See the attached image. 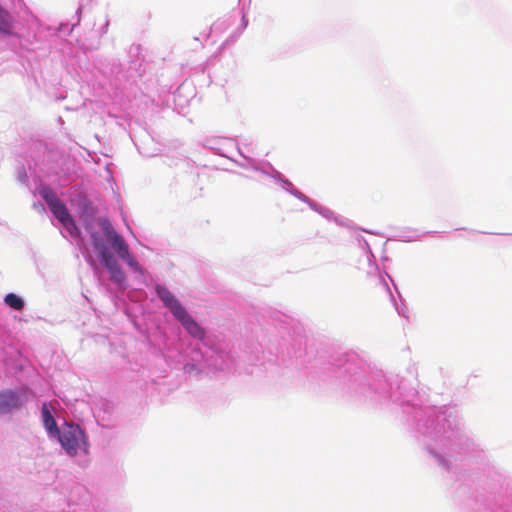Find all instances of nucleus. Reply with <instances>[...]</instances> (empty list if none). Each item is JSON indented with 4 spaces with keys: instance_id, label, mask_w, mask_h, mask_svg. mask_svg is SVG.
I'll list each match as a JSON object with an SVG mask.
<instances>
[{
    "instance_id": "1",
    "label": "nucleus",
    "mask_w": 512,
    "mask_h": 512,
    "mask_svg": "<svg viewBox=\"0 0 512 512\" xmlns=\"http://www.w3.org/2000/svg\"><path fill=\"white\" fill-rule=\"evenodd\" d=\"M339 374L349 389L382 405H397L407 415V424L435 463L448 473L481 451L465 427L455 406L429 404L420 393L398 374L371 369L355 353H347L339 365Z\"/></svg>"
},
{
    "instance_id": "2",
    "label": "nucleus",
    "mask_w": 512,
    "mask_h": 512,
    "mask_svg": "<svg viewBox=\"0 0 512 512\" xmlns=\"http://www.w3.org/2000/svg\"><path fill=\"white\" fill-rule=\"evenodd\" d=\"M72 205L76 208L84 229L90 235L92 246L100 263L108 271L110 279L118 288L125 289L127 277L110 248L134 272L142 273V268L130 253L127 242L107 218L96 217L97 208L86 195H77L72 199Z\"/></svg>"
},
{
    "instance_id": "3",
    "label": "nucleus",
    "mask_w": 512,
    "mask_h": 512,
    "mask_svg": "<svg viewBox=\"0 0 512 512\" xmlns=\"http://www.w3.org/2000/svg\"><path fill=\"white\" fill-rule=\"evenodd\" d=\"M157 297L161 300L163 306L169 310L172 316L177 320L184 330L192 337L203 340L205 330L201 325L188 313L187 309L179 301V299L164 285L156 284L154 287Z\"/></svg>"
},
{
    "instance_id": "4",
    "label": "nucleus",
    "mask_w": 512,
    "mask_h": 512,
    "mask_svg": "<svg viewBox=\"0 0 512 512\" xmlns=\"http://www.w3.org/2000/svg\"><path fill=\"white\" fill-rule=\"evenodd\" d=\"M39 194L49 207L54 217L61 223L69 235L73 238L81 236V229L76 224L75 219L69 212L64 202L48 186H42Z\"/></svg>"
},
{
    "instance_id": "5",
    "label": "nucleus",
    "mask_w": 512,
    "mask_h": 512,
    "mask_svg": "<svg viewBox=\"0 0 512 512\" xmlns=\"http://www.w3.org/2000/svg\"><path fill=\"white\" fill-rule=\"evenodd\" d=\"M251 164L253 167L261 172L262 174L272 178L277 184L281 186L282 189H284L286 192L291 194L292 196L296 197L300 201L306 203L313 211L317 212L318 214L323 210L324 206L317 203L316 201L312 200L308 196H306L304 193L296 189L293 184L283 176L281 172H279L277 169L274 168V166L271 163L266 164H257L256 162L251 160Z\"/></svg>"
},
{
    "instance_id": "6",
    "label": "nucleus",
    "mask_w": 512,
    "mask_h": 512,
    "mask_svg": "<svg viewBox=\"0 0 512 512\" xmlns=\"http://www.w3.org/2000/svg\"><path fill=\"white\" fill-rule=\"evenodd\" d=\"M57 440L69 456H75L78 450L88 451L89 443L85 431L77 424L65 422V426L59 431Z\"/></svg>"
},
{
    "instance_id": "7",
    "label": "nucleus",
    "mask_w": 512,
    "mask_h": 512,
    "mask_svg": "<svg viewBox=\"0 0 512 512\" xmlns=\"http://www.w3.org/2000/svg\"><path fill=\"white\" fill-rule=\"evenodd\" d=\"M210 148L215 152V154L226 157L243 168H251L257 171L251 164V160L257 164L267 163L265 161H257L253 158L245 156L238 147L236 140L232 138H220L213 140L211 141Z\"/></svg>"
},
{
    "instance_id": "8",
    "label": "nucleus",
    "mask_w": 512,
    "mask_h": 512,
    "mask_svg": "<svg viewBox=\"0 0 512 512\" xmlns=\"http://www.w3.org/2000/svg\"><path fill=\"white\" fill-rule=\"evenodd\" d=\"M28 401L26 389H3L0 391V415L21 409Z\"/></svg>"
},
{
    "instance_id": "9",
    "label": "nucleus",
    "mask_w": 512,
    "mask_h": 512,
    "mask_svg": "<svg viewBox=\"0 0 512 512\" xmlns=\"http://www.w3.org/2000/svg\"><path fill=\"white\" fill-rule=\"evenodd\" d=\"M202 357L205 366L216 371H224L230 368V360L226 353L213 348H208Z\"/></svg>"
},
{
    "instance_id": "10",
    "label": "nucleus",
    "mask_w": 512,
    "mask_h": 512,
    "mask_svg": "<svg viewBox=\"0 0 512 512\" xmlns=\"http://www.w3.org/2000/svg\"><path fill=\"white\" fill-rule=\"evenodd\" d=\"M41 418L48 437L53 439L55 436H59V431L61 429L58 427L55 416L47 402L42 403Z\"/></svg>"
},
{
    "instance_id": "11",
    "label": "nucleus",
    "mask_w": 512,
    "mask_h": 512,
    "mask_svg": "<svg viewBox=\"0 0 512 512\" xmlns=\"http://www.w3.org/2000/svg\"><path fill=\"white\" fill-rule=\"evenodd\" d=\"M357 241H358L359 246L362 249H364L366 251V254H367V260H368V263H369V266H370L368 271H367V274L369 276L378 274L380 283L383 284V286H385L387 290H389V287H388V285H387V283L385 281L384 276L379 271L378 266L374 263L375 256H374V254H373V252L371 250V247H370L368 241L363 236H358L357 237Z\"/></svg>"
},
{
    "instance_id": "12",
    "label": "nucleus",
    "mask_w": 512,
    "mask_h": 512,
    "mask_svg": "<svg viewBox=\"0 0 512 512\" xmlns=\"http://www.w3.org/2000/svg\"><path fill=\"white\" fill-rule=\"evenodd\" d=\"M13 29V18L11 14L0 5V33L11 35Z\"/></svg>"
},
{
    "instance_id": "13",
    "label": "nucleus",
    "mask_w": 512,
    "mask_h": 512,
    "mask_svg": "<svg viewBox=\"0 0 512 512\" xmlns=\"http://www.w3.org/2000/svg\"><path fill=\"white\" fill-rule=\"evenodd\" d=\"M4 303L15 311H22L25 307V300L20 295L10 292L5 295Z\"/></svg>"
},
{
    "instance_id": "14",
    "label": "nucleus",
    "mask_w": 512,
    "mask_h": 512,
    "mask_svg": "<svg viewBox=\"0 0 512 512\" xmlns=\"http://www.w3.org/2000/svg\"><path fill=\"white\" fill-rule=\"evenodd\" d=\"M319 214L327 220H333L340 226L347 225L348 220L346 218L339 216V215H335V213L332 210H330L329 208H327L325 206Z\"/></svg>"
},
{
    "instance_id": "15",
    "label": "nucleus",
    "mask_w": 512,
    "mask_h": 512,
    "mask_svg": "<svg viewBox=\"0 0 512 512\" xmlns=\"http://www.w3.org/2000/svg\"><path fill=\"white\" fill-rule=\"evenodd\" d=\"M247 25H248V20H247L246 16L243 14L242 20H241V26L237 29V31H235L232 35H230L226 39L225 43L226 44L234 43L239 38V36L242 34V32L246 29Z\"/></svg>"
},
{
    "instance_id": "16",
    "label": "nucleus",
    "mask_w": 512,
    "mask_h": 512,
    "mask_svg": "<svg viewBox=\"0 0 512 512\" xmlns=\"http://www.w3.org/2000/svg\"><path fill=\"white\" fill-rule=\"evenodd\" d=\"M271 318L273 320V323L277 325H285L288 324V322L291 320V318L285 314H282L280 312H274L271 314Z\"/></svg>"
},
{
    "instance_id": "17",
    "label": "nucleus",
    "mask_w": 512,
    "mask_h": 512,
    "mask_svg": "<svg viewBox=\"0 0 512 512\" xmlns=\"http://www.w3.org/2000/svg\"><path fill=\"white\" fill-rule=\"evenodd\" d=\"M18 179H19V181H20L21 183H26V182H27V180H28V177H27V175H26V172H25V171H23V172H19V174H18Z\"/></svg>"
},
{
    "instance_id": "18",
    "label": "nucleus",
    "mask_w": 512,
    "mask_h": 512,
    "mask_svg": "<svg viewBox=\"0 0 512 512\" xmlns=\"http://www.w3.org/2000/svg\"><path fill=\"white\" fill-rule=\"evenodd\" d=\"M395 308L398 312L399 315H402L404 317H408L406 314H405V311L407 310L405 307H402V308H399L397 305H395Z\"/></svg>"
},
{
    "instance_id": "19",
    "label": "nucleus",
    "mask_w": 512,
    "mask_h": 512,
    "mask_svg": "<svg viewBox=\"0 0 512 512\" xmlns=\"http://www.w3.org/2000/svg\"><path fill=\"white\" fill-rule=\"evenodd\" d=\"M86 261H87L90 265H92V266L95 264V263H94V260H93V258H92V256H91L90 254H87V255H86Z\"/></svg>"
}]
</instances>
